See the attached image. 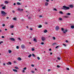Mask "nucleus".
<instances>
[{
  "mask_svg": "<svg viewBox=\"0 0 74 74\" xmlns=\"http://www.w3.org/2000/svg\"><path fill=\"white\" fill-rule=\"evenodd\" d=\"M42 27V25H40L38 26V28H41Z\"/></svg>",
  "mask_w": 74,
  "mask_h": 74,
  "instance_id": "obj_17",
  "label": "nucleus"
},
{
  "mask_svg": "<svg viewBox=\"0 0 74 74\" xmlns=\"http://www.w3.org/2000/svg\"><path fill=\"white\" fill-rule=\"evenodd\" d=\"M18 11H19L21 12V11H23V9H21L20 8H18Z\"/></svg>",
  "mask_w": 74,
  "mask_h": 74,
  "instance_id": "obj_11",
  "label": "nucleus"
},
{
  "mask_svg": "<svg viewBox=\"0 0 74 74\" xmlns=\"http://www.w3.org/2000/svg\"><path fill=\"white\" fill-rule=\"evenodd\" d=\"M59 12L61 14H63V13L62 11H59Z\"/></svg>",
  "mask_w": 74,
  "mask_h": 74,
  "instance_id": "obj_19",
  "label": "nucleus"
},
{
  "mask_svg": "<svg viewBox=\"0 0 74 74\" xmlns=\"http://www.w3.org/2000/svg\"><path fill=\"white\" fill-rule=\"evenodd\" d=\"M56 45V43H54L52 45V46H53V45Z\"/></svg>",
  "mask_w": 74,
  "mask_h": 74,
  "instance_id": "obj_37",
  "label": "nucleus"
},
{
  "mask_svg": "<svg viewBox=\"0 0 74 74\" xmlns=\"http://www.w3.org/2000/svg\"><path fill=\"white\" fill-rule=\"evenodd\" d=\"M60 47V45H59L58 46H57L56 47V48H58V47Z\"/></svg>",
  "mask_w": 74,
  "mask_h": 74,
  "instance_id": "obj_38",
  "label": "nucleus"
},
{
  "mask_svg": "<svg viewBox=\"0 0 74 74\" xmlns=\"http://www.w3.org/2000/svg\"><path fill=\"white\" fill-rule=\"evenodd\" d=\"M12 51L10 50H9V53H11Z\"/></svg>",
  "mask_w": 74,
  "mask_h": 74,
  "instance_id": "obj_30",
  "label": "nucleus"
},
{
  "mask_svg": "<svg viewBox=\"0 0 74 74\" xmlns=\"http://www.w3.org/2000/svg\"><path fill=\"white\" fill-rule=\"evenodd\" d=\"M31 72L32 73H33V74H34V71H32Z\"/></svg>",
  "mask_w": 74,
  "mask_h": 74,
  "instance_id": "obj_53",
  "label": "nucleus"
},
{
  "mask_svg": "<svg viewBox=\"0 0 74 74\" xmlns=\"http://www.w3.org/2000/svg\"><path fill=\"white\" fill-rule=\"evenodd\" d=\"M18 39L19 40H20V41H21V39L20 38H18Z\"/></svg>",
  "mask_w": 74,
  "mask_h": 74,
  "instance_id": "obj_47",
  "label": "nucleus"
},
{
  "mask_svg": "<svg viewBox=\"0 0 74 74\" xmlns=\"http://www.w3.org/2000/svg\"><path fill=\"white\" fill-rule=\"evenodd\" d=\"M13 71H15V72H17L18 71L16 69H13Z\"/></svg>",
  "mask_w": 74,
  "mask_h": 74,
  "instance_id": "obj_18",
  "label": "nucleus"
},
{
  "mask_svg": "<svg viewBox=\"0 0 74 74\" xmlns=\"http://www.w3.org/2000/svg\"><path fill=\"white\" fill-rule=\"evenodd\" d=\"M33 41H34V42H37V39H36V38H34Z\"/></svg>",
  "mask_w": 74,
  "mask_h": 74,
  "instance_id": "obj_10",
  "label": "nucleus"
},
{
  "mask_svg": "<svg viewBox=\"0 0 74 74\" xmlns=\"http://www.w3.org/2000/svg\"><path fill=\"white\" fill-rule=\"evenodd\" d=\"M32 56H33V57H36V56H35V55H34V54L33 53L32 54Z\"/></svg>",
  "mask_w": 74,
  "mask_h": 74,
  "instance_id": "obj_25",
  "label": "nucleus"
},
{
  "mask_svg": "<svg viewBox=\"0 0 74 74\" xmlns=\"http://www.w3.org/2000/svg\"><path fill=\"white\" fill-rule=\"evenodd\" d=\"M66 69L67 70H70V69H69V68H67Z\"/></svg>",
  "mask_w": 74,
  "mask_h": 74,
  "instance_id": "obj_42",
  "label": "nucleus"
},
{
  "mask_svg": "<svg viewBox=\"0 0 74 74\" xmlns=\"http://www.w3.org/2000/svg\"><path fill=\"white\" fill-rule=\"evenodd\" d=\"M26 69H27V68H26V67H25L23 68V70H26Z\"/></svg>",
  "mask_w": 74,
  "mask_h": 74,
  "instance_id": "obj_35",
  "label": "nucleus"
},
{
  "mask_svg": "<svg viewBox=\"0 0 74 74\" xmlns=\"http://www.w3.org/2000/svg\"><path fill=\"white\" fill-rule=\"evenodd\" d=\"M21 47L22 49H23V48H25V46L24 45H22L21 46Z\"/></svg>",
  "mask_w": 74,
  "mask_h": 74,
  "instance_id": "obj_4",
  "label": "nucleus"
},
{
  "mask_svg": "<svg viewBox=\"0 0 74 74\" xmlns=\"http://www.w3.org/2000/svg\"><path fill=\"white\" fill-rule=\"evenodd\" d=\"M45 24H46L47 25V24L48 23H47L45 22Z\"/></svg>",
  "mask_w": 74,
  "mask_h": 74,
  "instance_id": "obj_63",
  "label": "nucleus"
},
{
  "mask_svg": "<svg viewBox=\"0 0 74 74\" xmlns=\"http://www.w3.org/2000/svg\"><path fill=\"white\" fill-rule=\"evenodd\" d=\"M60 29V28H59V26L57 25L55 29L56 30L58 31V30H59Z\"/></svg>",
  "mask_w": 74,
  "mask_h": 74,
  "instance_id": "obj_3",
  "label": "nucleus"
},
{
  "mask_svg": "<svg viewBox=\"0 0 74 74\" xmlns=\"http://www.w3.org/2000/svg\"><path fill=\"white\" fill-rule=\"evenodd\" d=\"M3 6H4V5L3 4H1V7H2Z\"/></svg>",
  "mask_w": 74,
  "mask_h": 74,
  "instance_id": "obj_51",
  "label": "nucleus"
},
{
  "mask_svg": "<svg viewBox=\"0 0 74 74\" xmlns=\"http://www.w3.org/2000/svg\"><path fill=\"white\" fill-rule=\"evenodd\" d=\"M25 72V70H24L23 71V72L24 73Z\"/></svg>",
  "mask_w": 74,
  "mask_h": 74,
  "instance_id": "obj_64",
  "label": "nucleus"
},
{
  "mask_svg": "<svg viewBox=\"0 0 74 74\" xmlns=\"http://www.w3.org/2000/svg\"><path fill=\"white\" fill-rule=\"evenodd\" d=\"M64 18H68V16H64Z\"/></svg>",
  "mask_w": 74,
  "mask_h": 74,
  "instance_id": "obj_56",
  "label": "nucleus"
},
{
  "mask_svg": "<svg viewBox=\"0 0 74 74\" xmlns=\"http://www.w3.org/2000/svg\"><path fill=\"white\" fill-rule=\"evenodd\" d=\"M50 55H52V52H51L50 53Z\"/></svg>",
  "mask_w": 74,
  "mask_h": 74,
  "instance_id": "obj_57",
  "label": "nucleus"
},
{
  "mask_svg": "<svg viewBox=\"0 0 74 74\" xmlns=\"http://www.w3.org/2000/svg\"><path fill=\"white\" fill-rule=\"evenodd\" d=\"M61 30L62 31V32H63V33H64V34H65V33H66V32H65L64 31V29L63 28H62Z\"/></svg>",
  "mask_w": 74,
  "mask_h": 74,
  "instance_id": "obj_8",
  "label": "nucleus"
},
{
  "mask_svg": "<svg viewBox=\"0 0 74 74\" xmlns=\"http://www.w3.org/2000/svg\"><path fill=\"white\" fill-rule=\"evenodd\" d=\"M53 38L54 40H55V39H56V38H55V37H53Z\"/></svg>",
  "mask_w": 74,
  "mask_h": 74,
  "instance_id": "obj_32",
  "label": "nucleus"
},
{
  "mask_svg": "<svg viewBox=\"0 0 74 74\" xmlns=\"http://www.w3.org/2000/svg\"><path fill=\"white\" fill-rule=\"evenodd\" d=\"M47 32H48V30H45L44 31V33H47Z\"/></svg>",
  "mask_w": 74,
  "mask_h": 74,
  "instance_id": "obj_20",
  "label": "nucleus"
},
{
  "mask_svg": "<svg viewBox=\"0 0 74 74\" xmlns=\"http://www.w3.org/2000/svg\"><path fill=\"white\" fill-rule=\"evenodd\" d=\"M5 26V24H3L2 25V26L3 27Z\"/></svg>",
  "mask_w": 74,
  "mask_h": 74,
  "instance_id": "obj_52",
  "label": "nucleus"
},
{
  "mask_svg": "<svg viewBox=\"0 0 74 74\" xmlns=\"http://www.w3.org/2000/svg\"><path fill=\"white\" fill-rule=\"evenodd\" d=\"M28 19H31V17L29 16V17H28Z\"/></svg>",
  "mask_w": 74,
  "mask_h": 74,
  "instance_id": "obj_50",
  "label": "nucleus"
},
{
  "mask_svg": "<svg viewBox=\"0 0 74 74\" xmlns=\"http://www.w3.org/2000/svg\"><path fill=\"white\" fill-rule=\"evenodd\" d=\"M18 60H22V59H21V58L20 57H19L18 58Z\"/></svg>",
  "mask_w": 74,
  "mask_h": 74,
  "instance_id": "obj_15",
  "label": "nucleus"
},
{
  "mask_svg": "<svg viewBox=\"0 0 74 74\" xmlns=\"http://www.w3.org/2000/svg\"><path fill=\"white\" fill-rule=\"evenodd\" d=\"M15 69H19V68H18V67L17 66L15 67Z\"/></svg>",
  "mask_w": 74,
  "mask_h": 74,
  "instance_id": "obj_27",
  "label": "nucleus"
},
{
  "mask_svg": "<svg viewBox=\"0 0 74 74\" xmlns=\"http://www.w3.org/2000/svg\"><path fill=\"white\" fill-rule=\"evenodd\" d=\"M47 2H49V0H45Z\"/></svg>",
  "mask_w": 74,
  "mask_h": 74,
  "instance_id": "obj_45",
  "label": "nucleus"
},
{
  "mask_svg": "<svg viewBox=\"0 0 74 74\" xmlns=\"http://www.w3.org/2000/svg\"><path fill=\"white\" fill-rule=\"evenodd\" d=\"M51 50H52V49H49V51H51Z\"/></svg>",
  "mask_w": 74,
  "mask_h": 74,
  "instance_id": "obj_62",
  "label": "nucleus"
},
{
  "mask_svg": "<svg viewBox=\"0 0 74 74\" xmlns=\"http://www.w3.org/2000/svg\"><path fill=\"white\" fill-rule=\"evenodd\" d=\"M59 19L60 21H62V18H59Z\"/></svg>",
  "mask_w": 74,
  "mask_h": 74,
  "instance_id": "obj_23",
  "label": "nucleus"
},
{
  "mask_svg": "<svg viewBox=\"0 0 74 74\" xmlns=\"http://www.w3.org/2000/svg\"><path fill=\"white\" fill-rule=\"evenodd\" d=\"M32 56V54H30L28 56V58H30Z\"/></svg>",
  "mask_w": 74,
  "mask_h": 74,
  "instance_id": "obj_29",
  "label": "nucleus"
},
{
  "mask_svg": "<svg viewBox=\"0 0 74 74\" xmlns=\"http://www.w3.org/2000/svg\"><path fill=\"white\" fill-rule=\"evenodd\" d=\"M6 6L4 5V7H2V9H3V10H5V7Z\"/></svg>",
  "mask_w": 74,
  "mask_h": 74,
  "instance_id": "obj_14",
  "label": "nucleus"
},
{
  "mask_svg": "<svg viewBox=\"0 0 74 74\" xmlns=\"http://www.w3.org/2000/svg\"><path fill=\"white\" fill-rule=\"evenodd\" d=\"M48 3L47 2H46L45 3V5L46 6H47V5H48Z\"/></svg>",
  "mask_w": 74,
  "mask_h": 74,
  "instance_id": "obj_12",
  "label": "nucleus"
},
{
  "mask_svg": "<svg viewBox=\"0 0 74 74\" xmlns=\"http://www.w3.org/2000/svg\"><path fill=\"white\" fill-rule=\"evenodd\" d=\"M19 46H17L16 47V48L17 49H19Z\"/></svg>",
  "mask_w": 74,
  "mask_h": 74,
  "instance_id": "obj_41",
  "label": "nucleus"
},
{
  "mask_svg": "<svg viewBox=\"0 0 74 74\" xmlns=\"http://www.w3.org/2000/svg\"><path fill=\"white\" fill-rule=\"evenodd\" d=\"M66 15H71V13H68L67 14H66Z\"/></svg>",
  "mask_w": 74,
  "mask_h": 74,
  "instance_id": "obj_22",
  "label": "nucleus"
},
{
  "mask_svg": "<svg viewBox=\"0 0 74 74\" xmlns=\"http://www.w3.org/2000/svg\"><path fill=\"white\" fill-rule=\"evenodd\" d=\"M71 29H73L74 28V25H71Z\"/></svg>",
  "mask_w": 74,
  "mask_h": 74,
  "instance_id": "obj_13",
  "label": "nucleus"
},
{
  "mask_svg": "<svg viewBox=\"0 0 74 74\" xmlns=\"http://www.w3.org/2000/svg\"><path fill=\"white\" fill-rule=\"evenodd\" d=\"M51 70L50 69H49L48 70V71H51Z\"/></svg>",
  "mask_w": 74,
  "mask_h": 74,
  "instance_id": "obj_55",
  "label": "nucleus"
},
{
  "mask_svg": "<svg viewBox=\"0 0 74 74\" xmlns=\"http://www.w3.org/2000/svg\"><path fill=\"white\" fill-rule=\"evenodd\" d=\"M35 70H36V71H37V69L36 68H35Z\"/></svg>",
  "mask_w": 74,
  "mask_h": 74,
  "instance_id": "obj_59",
  "label": "nucleus"
},
{
  "mask_svg": "<svg viewBox=\"0 0 74 74\" xmlns=\"http://www.w3.org/2000/svg\"><path fill=\"white\" fill-rule=\"evenodd\" d=\"M37 59L38 60H40V57H37Z\"/></svg>",
  "mask_w": 74,
  "mask_h": 74,
  "instance_id": "obj_40",
  "label": "nucleus"
},
{
  "mask_svg": "<svg viewBox=\"0 0 74 74\" xmlns=\"http://www.w3.org/2000/svg\"><path fill=\"white\" fill-rule=\"evenodd\" d=\"M2 38H4V36H2Z\"/></svg>",
  "mask_w": 74,
  "mask_h": 74,
  "instance_id": "obj_49",
  "label": "nucleus"
},
{
  "mask_svg": "<svg viewBox=\"0 0 74 74\" xmlns=\"http://www.w3.org/2000/svg\"><path fill=\"white\" fill-rule=\"evenodd\" d=\"M39 17L40 18H41V17H42V16H41V15H40V16H39Z\"/></svg>",
  "mask_w": 74,
  "mask_h": 74,
  "instance_id": "obj_46",
  "label": "nucleus"
},
{
  "mask_svg": "<svg viewBox=\"0 0 74 74\" xmlns=\"http://www.w3.org/2000/svg\"><path fill=\"white\" fill-rule=\"evenodd\" d=\"M6 18L7 19H9V17H6Z\"/></svg>",
  "mask_w": 74,
  "mask_h": 74,
  "instance_id": "obj_54",
  "label": "nucleus"
},
{
  "mask_svg": "<svg viewBox=\"0 0 74 74\" xmlns=\"http://www.w3.org/2000/svg\"><path fill=\"white\" fill-rule=\"evenodd\" d=\"M63 45L64 46V47H66V45H65L64 44H63Z\"/></svg>",
  "mask_w": 74,
  "mask_h": 74,
  "instance_id": "obj_43",
  "label": "nucleus"
},
{
  "mask_svg": "<svg viewBox=\"0 0 74 74\" xmlns=\"http://www.w3.org/2000/svg\"><path fill=\"white\" fill-rule=\"evenodd\" d=\"M69 7L70 8H73V5H69Z\"/></svg>",
  "mask_w": 74,
  "mask_h": 74,
  "instance_id": "obj_9",
  "label": "nucleus"
},
{
  "mask_svg": "<svg viewBox=\"0 0 74 74\" xmlns=\"http://www.w3.org/2000/svg\"><path fill=\"white\" fill-rule=\"evenodd\" d=\"M10 40L11 41H15V39L13 38H10Z\"/></svg>",
  "mask_w": 74,
  "mask_h": 74,
  "instance_id": "obj_5",
  "label": "nucleus"
},
{
  "mask_svg": "<svg viewBox=\"0 0 74 74\" xmlns=\"http://www.w3.org/2000/svg\"><path fill=\"white\" fill-rule=\"evenodd\" d=\"M10 28H14V25H12L10 26Z\"/></svg>",
  "mask_w": 74,
  "mask_h": 74,
  "instance_id": "obj_21",
  "label": "nucleus"
},
{
  "mask_svg": "<svg viewBox=\"0 0 74 74\" xmlns=\"http://www.w3.org/2000/svg\"><path fill=\"white\" fill-rule=\"evenodd\" d=\"M5 4H8V2L7 1H5Z\"/></svg>",
  "mask_w": 74,
  "mask_h": 74,
  "instance_id": "obj_26",
  "label": "nucleus"
},
{
  "mask_svg": "<svg viewBox=\"0 0 74 74\" xmlns=\"http://www.w3.org/2000/svg\"><path fill=\"white\" fill-rule=\"evenodd\" d=\"M61 9L64 10H67L70 9V8L68 6H66V5H64L62 8H61Z\"/></svg>",
  "mask_w": 74,
  "mask_h": 74,
  "instance_id": "obj_1",
  "label": "nucleus"
},
{
  "mask_svg": "<svg viewBox=\"0 0 74 74\" xmlns=\"http://www.w3.org/2000/svg\"><path fill=\"white\" fill-rule=\"evenodd\" d=\"M12 12L13 13H15V11H14V10H13L12 11Z\"/></svg>",
  "mask_w": 74,
  "mask_h": 74,
  "instance_id": "obj_48",
  "label": "nucleus"
},
{
  "mask_svg": "<svg viewBox=\"0 0 74 74\" xmlns=\"http://www.w3.org/2000/svg\"><path fill=\"white\" fill-rule=\"evenodd\" d=\"M30 30H33V29L32 28H30Z\"/></svg>",
  "mask_w": 74,
  "mask_h": 74,
  "instance_id": "obj_58",
  "label": "nucleus"
},
{
  "mask_svg": "<svg viewBox=\"0 0 74 74\" xmlns=\"http://www.w3.org/2000/svg\"><path fill=\"white\" fill-rule=\"evenodd\" d=\"M53 10H54V11H57V10L56 8H54L53 9Z\"/></svg>",
  "mask_w": 74,
  "mask_h": 74,
  "instance_id": "obj_31",
  "label": "nucleus"
},
{
  "mask_svg": "<svg viewBox=\"0 0 74 74\" xmlns=\"http://www.w3.org/2000/svg\"><path fill=\"white\" fill-rule=\"evenodd\" d=\"M13 20H14V21H15L16 20V18H14L13 19Z\"/></svg>",
  "mask_w": 74,
  "mask_h": 74,
  "instance_id": "obj_24",
  "label": "nucleus"
},
{
  "mask_svg": "<svg viewBox=\"0 0 74 74\" xmlns=\"http://www.w3.org/2000/svg\"><path fill=\"white\" fill-rule=\"evenodd\" d=\"M41 43L42 45H43V44H44V42H41Z\"/></svg>",
  "mask_w": 74,
  "mask_h": 74,
  "instance_id": "obj_36",
  "label": "nucleus"
},
{
  "mask_svg": "<svg viewBox=\"0 0 74 74\" xmlns=\"http://www.w3.org/2000/svg\"><path fill=\"white\" fill-rule=\"evenodd\" d=\"M11 64H12V63L10 62H9L8 63H7V65H11Z\"/></svg>",
  "mask_w": 74,
  "mask_h": 74,
  "instance_id": "obj_6",
  "label": "nucleus"
},
{
  "mask_svg": "<svg viewBox=\"0 0 74 74\" xmlns=\"http://www.w3.org/2000/svg\"><path fill=\"white\" fill-rule=\"evenodd\" d=\"M64 31H65V32H67V29H64Z\"/></svg>",
  "mask_w": 74,
  "mask_h": 74,
  "instance_id": "obj_28",
  "label": "nucleus"
},
{
  "mask_svg": "<svg viewBox=\"0 0 74 74\" xmlns=\"http://www.w3.org/2000/svg\"><path fill=\"white\" fill-rule=\"evenodd\" d=\"M41 39L42 41H45V40L46 39L44 37H42Z\"/></svg>",
  "mask_w": 74,
  "mask_h": 74,
  "instance_id": "obj_7",
  "label": "nucleus"
},
{
  "mask_svg": "<svg viewBox=\"0 0 74 74\" xmlns=\"http://www.w3.org/2000/svg\"><path fill=\"white\" fill-rule=\"evenodd\" d=\"M32 51H34V49L32 48Z\"/></svg>",
  "mask_w": 74,
  "mask_h": 74,
  "instance_id": "obj_33",
  "label": "nucleus"
},
{
  "mask_svg": "<svg viewBox=\"0 0 74 74\" xmlns=\"http://www.w3.org/2000/svg\"><path fill=\"white\" fill-rule=\"evenodd\" d=\"M1 14H2L3 15H5L7 14L4 11H1Z\"/></svg>",
  "mask_w": 74,
  "mask_h": 74,
  "instance_id": "obj_2",
  "label": "nucleus"
},
{
  "mask_svg": "<svg viewBox=\"0 0 74 74\" xmlns=\"http://www.w3.org/2000/svg\"><path fill=\"white\" fill-rule=\"evenodd\" d=\"M57 67H58V68H60V66L59 65H57Z\"/></svg>",
  "mask_w": 74,
  "mask_h": 74,
  "instance_id": "obj_34",
  "label": "nucleus"
},
{
  "mask_svg": "<svg viewBox=\"0 0 74 74\" xmlns=\"http://www.w3.org/2000/svg\"><path fill=\"white\" fill-rule=\"evenodd\" d=\"M65 42H68V41H67V40H66Z\"/></svg>",
  "mask_w": 74,
  "mask_h": 74,
  "instance_id": "obj_61",
  "label": "nucleus"
},
{
  "mask_svg": "<svg viewBox=\"0 0 74 74\" xmlns=\"http://www.w3.org/2000/svg\"><path fill=\"white\" fill-rule=\"evenodd\" d=\"M31 66H32V67H34V65L32 64L31 65Z\"/></svg>",
  "mask_w": 74,
  "mask_h": 74,
  "instance_id": "obj_44",
  "label": "nucleus"
},
{
  "mask_svg": "<svg viewBox=\"0 0 74 74\" xmlns=\"http://www.w3.org/2000/svg\"><path fill=\"white\" fill-rule=\"evenodd\" d=\"M13 5H16V3H14L13 4Z\"/></svg>",
  "mask_w": 74,
  "mask_h": 74,
  "instance_id": "obj_60",
  "label": "nucleus"
},
{
  "mask_svg": "<svg viewBox=\"0 0 74 74\" xmlns=\"http://www.w3.org/2000/svg\"><path fill=\"white\" fill-rule=\"evenodd\" d=\"M57 59H58V60H60V58L58 57L57 58Z\"/></svg>",
  "mask_w": 74,
  "mask_h": 74,
  "instance_id": "obj_39",
  "label": "nucleus"
},
{
  "mask_svg": "<svg viewBox=\"0 0 74 74\" xmlns=\"http://www.w3.org/2000/svg\"><path fill=\"white\" fill-rule=\"evenodd\" d=\"M17 5H21V3L19 2H17Z\"/></svg>",
  "mask_w": 74,
  "mask_h": 74,
  "instance_id": "obj_16",
  "label": "nucleus"
}]
</instances>
